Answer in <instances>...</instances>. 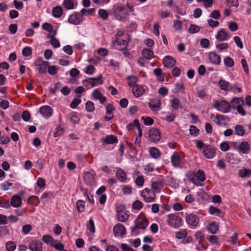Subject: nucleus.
<instances>
[{
  "instance_id": "f257e3e1",
  "label": "nucleus",
  "mask_w": 251,
  "mask_h": 251,
  "mask_svg": "<svg viewBox=\"0 0 251 251\" xmlns=\"http://www.w3.org/2000/svg\"><path fill=\"white\" fill-rule=\"evenodd\" d=\"M130 40L129 35L123 31L118 30L116 34L115 41L113 46L117 50H123V47H126Z\"/></svg>"
},
{
  "instance_id": "f03ea898",
  "label": "nucleus",
  "mask_w": 251,
  "mask_h": 251,
  "mask_svg": "<svg viewBox=\"0 0 251 251\" xmlns=\"http://www.w3.org/2000/svg\"><path fill=\"white\" fill-rule=\"evenodd\" d=\"M213 107L224 113L229 112L232 107L229 103L226 100H222L220 102L216 101Z\"/></svg>"
},
{
  "instance_id": "7ed1b4c3",
  "label": "nucleus",
  "mask_w": 251,
  "mask_h": 251,
  "mask_svg": "<svg viewBox=\"0 0 251 251\" xmlns=\"http://www.w3.org/2000/svg\"><path fill=\"white\" fill-rule=\"evenodd\" d=\"M181 219L178 216L171 214L168 215V223L174 228H177L181 225Z\"/></svg>"
},
{
  "instance_id": "20e7f679",
  "label": "nucleus",
  "mask_w": 251,
  "mask_h": 251,
  "mask_svg": "<svg viewBox=\"0 0 251 251\" xmlns=\"http://www.w3.org/2000/svg\"><path fill=\"white\" fill-rule=\"evenodd\" d=\"M141 196L147 202L153 201L155 197L154 192L148 188H145L142 191Z\"/></svg>"
},
{
  "instance_id": "39448f33",
  "label": "nucleus",
  "mask_w": 251,
  "mask_h": 251,
  "mask_svg": "<svg viewBox=\"0 0 251 251\" xmlns=\"http://www.w3.org/2000/svg\"><path fill=\"white\" fill-rule=\"evenodd\" d=\"M185 218L187 223L193 226H196L199 222V218L198 216L193 214L186 213L185 214Z\"/></svg>"
},
{
  "instance_id": "423d86ee",
  "label": "nucleus",
  "mask_w": 251,
  "mask_h": 251,
  "mask_svg": "<svg viewBox=\"0 0 251 251\" xmlns=\"http://www.w3.org/2000/svg\"><path fill=\"white\" fill-rule=\"evenodd\" d=\"M160 134L159 130L156 128H152L149 131V138L151 142H157L160 139Z\"/></svg>"
},
{
  "instance_id": "0eeeda50",
  "label": "nucleus",
  "mask_w": 251,
  "mask_h": 251,
  "mask_svg": "<svg viewBox=\"0 0 251 251\" xmlns=\"http://www.w3.org/2000/svg\"><path fill=\"white\" fill-rule=\"evenodd\" d=\"M83 16L79 13H75L70 15L68 18V22L72 24L77 25L82 21Z\"/></svg>"
},
{
  "instance_id": "6e6552de",
  "label": "nucleus",
  "mask_w": 251,
  "mask_h": 251,
  "mask_svg": "<svg viewBox=\"0 0 251 251\" xmlns=\"http://www.w3.org/2000/svg\"><path fill=\"white\" fill-rule=\"evenodd\" d=\"M135 223L140 229H145L148 225V222L144 215H140L135 221Z\"/></svg>"
},
{
  "instance_id": "1a4fd4ad",
  "label": "nucleus",
  "mask_w": 251,
  "mask_h": 251,
  "mask_svg": "<svg viewBox=\"0 0 251 251\" xmlns=\"http://www.w3.org/2000/svg\"><path fill=\"white\" fill-rule=\"evenodd\" d=\"M203 153L207 158L212 159L215 155L216 150L212 146L208 145L204 148Z\"/></svg>"
},
{
  "instance_id": "9d476101",
  "label": "nucleus",
  "mask_w": 251,
  "mask_h": 251,
  "mask_svg": "<svg viewBox=\"0 0 251 251\" xmlns=\"http://www.w3.org/2000/svg\"><path fill=\"white\" fill-rule=\"evenodd\" d=\"M113 233L114 236H123L126 234V228L121 224H117L113 228Z\"/></svg>"
},
{
  "instance_id": "9b49d317",
  "label": "nucleus",
  "mask_w": 251,
  "mask_h": 251,
  "mask_svg": "<svg viewBox=\"0 0 251 251\" xmlns=\"http://www.w3.org/2000/svg\"><path fill=\"white\" fill-rule=\"evenodd\" d=\"M29 249L31 251H42V243L38 240H33L29 243Z\"/></svg>"
},
{
  "instance_id": "f8f14e48",
  "label": "nucleus",
  "mask_w": 251,
  "mask_h": 251,
  "mask_svg": "<svg viewBox=\"0 0 251 251\" xmlns=\"http://www.w3.org/2000/svg\"><path fill=\"white\" fill-rule=\"evenodd\" d=\"M36 65L38 67V70L40 73L45 74L49 65V62L44 60H39L36 62Z\"/></svg>"
},
{
  "instance_id": "ddd939ff",
  "label": "nucleus",
  "mask_w": 251,
  "mask_h": 251,
  "mask_svg": "<svg viewBox=\"0 0 251 251\" xmlns=\"http://www.w3.org/2000/svg\"><path fill=\"white\" fill-rule=\"evenodd\" d=\"M22 203L21 198L17 195H15L12 197L10 200V205H12L13 207L18 208L21 206Z\"/></svg>"
},
{
  "instance_id": "4468645a",
  "label": "nucleus",
  "mask_w": 251,
  "mask_h": 251,
  "mask_svg": "<svg viewBox=\"0 0 251 251\" xmlns=\"http://www.w3.org/2000/svg\"><path fill=\"white\" fill-rule=\"evenodd\" d=\"M163 64L165 67L171 68L175 66L176 61L171 56H166L163 59Z\"/></svg>"
},
{
  "instance_id": "2eb2a0df",
  "label": "nucleus",
  "mask_w": 251,
  "mask_h": 251,
  "mask_svg": "<svg viewBox=\"0 0 251 251\" xmlns=\"http://www.w3.org/2000/svg\"><path fill=\"white\" fill-rule=\"evenodd\" d=\"M171 161L174 167H179L181 164V158L179 155L177 153H174L171 157Z\"/></svg>"
},
{
  "instance_id": "dca6fc26",
  "label": "nucleus",
  "mask_w": 251,
  "mask_h": 251,
  "mask_svg": "<svg viewBox=\"0 0 251 251\" xmlns=\"http://www.w3.org/2000/svg\"><path fill=\"white\" fill-rule=\"evenodd\" d=\"M40 112L45 117H50L52 115V108L47 105L43 106L40 108Z\"/></svg>"
},
{
  "instance_id": "f3484780",
  "label": "nucleus",
  "mask_w": 251,
  "mask_h": 251,
  "mask_svg": "<svg viewBox=\"0 0 251 251\" xmlns=\"http://www.w3.org/2000/svg\"><path fill=\"white\" fill-rule=\"evenodd\" d=\"M250 146L247 142H242L239 145L237 149L238 151L243 154L248 153L250 150Z\"/></svg>"
},
{
  "instance_id": "a211bd4d",
  "label": "nucleus",
  "mask_w": 251,
  "mask_h": 251,
  "mask_svg": "<svg viewBox=\"0 0 251 251\" xmlns=\"http://www.w3.org/2000/svg\"><path fill=\"white\" fill-rule=\"evenodd\" d=\"M132 93L137 98L142 96L145 93V89L140 85H137L133 88Z\"/></svg>"
},
{
  "instance_id": "6ab92c4d",
  "label": "nucleus",
  "mask_w": 251,
  "mask_h": 251,
  "mask_svg": "<svg viewBox=\"0 0 251 251\" xmlns=\"http://www.w3.org/2000/svg\"><path fill=\"white\" fill-rule=\"evenodd\" d=\"M228 37L229 38L230 36L223 29L219 30L216 36V38L219 41H226Z\"/></svg>"
},
{
  "instance_id": "aec40b11",
  "label": "nucleus",
  "mask_w": 251,
  "mask_h": 251,
  "mask_svg": "<svg viewBox=\"0 0 251 251\" xmlns=\"http://www.w3.org/2000/svg\"><path fill=\"white\" fill-rule=\"evenodd\" d=\"M210 61L214 64L219 65L221 63V57L215 52H211L209 55Z\"/></svg>"
},
{
  "instance_id": "412c9836",
  "label": "nucleus",
  "mask_w": 251,
  "mask_h": 251,
  "mask_svg": "<svg viewBox=\"0 0 251 251\" xmlns=\"http://www.w3.org/2000/svg\"><path fill=\"white\" fill-rule=\"evenodd\" d=\"M116 175L117 179L121 182L125 181L126 178V175L125 171L120 168L117 169Z\"/></svg>"
},
{
  "instance_id": "4be33fe9",
  "label": "nucleus",
  "mask_w": 251,
  "mask_h": 251,
  "mask_svg": "<svg viewBox=\"0 0 251 251\" xmlns=\"http://www.w3.org/2000/svg\"><path fill=\"white\" fill-rule=\"evenodd\" d=\"M142 53L143 56L146 59L150 60L154 57L153 51L149 49H143Z\"/></svg>"
},
{
  "instance_id": "5701e85b",
  "label": "nucleus",
  "mask_w": 251,
  "mask_h": 251,
  "mask_svg": "<svg viewBox=\"0 0 251 251\" xmlns=\"http://www.w3.org/2000/svg\"><path fill=\"white\" fill-rule=\"evenodd\" d=\"M219 84L221 89L225 91L229 90L230 85L229 82L224 79H220Z\"/></svg>"
},
{
  "instance_id": "b1692460",
  "label": "nucleus",
  "mask_w": 251,
  "mask_h": 251,
  "mask_svg": "<svg viewBox=\"0 0 251 251\" xmlns=\"http://www.w3.org/2000/svg\"><path fill=\"white\" fill-rule=\"evenodd\" d=\"M244 100L243 98H234L231 101L232 104L231 107L233 109H235L237 105H242L244 104Z\"/></svg>"
},
{
  "instance_id": "393cba45",
  "label": "nucleus",
  "mask_w": 251,
  "mask_h": 251,
  "mask_svg": "<svg viewBox=\"0 0 251 251\" xmlns=\"http://www.w3.org/2000/svg\"><path fill=\"white\" fill-rule=\"evenodd\" d=\"M226 118L227 117H226L223 115H217L215 119L214 120V122L219 126H225L226 123L225 122H223V121L226 120Z\"/></svg>"
},
{
  "instance_id": "a878e982",
  "label": "nucleus",
  "mask_w": 251,
  "mask_h": 251,
  "mask_svg": "<svg viewBox=\"0 0 251 251\" xmlns=\"http://www.w3.org/2000/svg\"><path fill=\"white\" fill-rule=\"evenodd\" d=\"M52 13L53 17L59 18L63 14L62 8L59 6H56L53 8Z\"/></svg>"
},
{
  "instance_id": "bb28decb",
  "label": "nucleus",
  "mask_w": 251,
  "mask_h": 251,
  "mask_svg": "<svg viewBox=\"0 0 251 251\" xmlns=\"http://www.w3.org/2000/svg\"><path fill=\"white\" fill-rule=\"evenodd\" d=\"M207 230L212 234H215L219 230V226L215 222H213L207 227Z\"/></svg>"
},
{
  "instance_id": "cd10ccee",
  "label": "nucleus",
  "mask_w": 251,
  "mask_h": 251,
  "mask_svg": "<svg viewBox=\"0 0 251 251\" xmlns=\"http://www.w3.org/2000/svg\"><path fill=\"white\" fill-rule=\"evenodd\" d=\"M128 84L130 87H135L134 86L138 81V78L135 75L128 76L127 78Z\"/></svg>"
},
{
  "instance_id": "c85d7f7f",
  "label": "nucleus",
  "mask_w": 251,
  "mask_h": 251,
  "mask_svg": "<svg viewBox=\"0 0 251 251\" xmlns=\"http://www.w3.org/2000/svg\"><path fill=\"white\" fill-rule=\"evenodd\" d=\"M104 141L106 144H110L115 143H117L118 139L117 138V137L111 135L106 136L105 139H104Z\"/></svg>"
},
{
  "instance_id": "c756f323",
  "label": "nucleus",
  "mask_w": 251,
  "mask_h": 251,
  "mask_svg": "<svg viewBox=\"0 0 251 251\" xmlns=\"http://www.w3.org/2000/svg\"><path fill=\"white\" fill-rule=\"evenodd\" d=\"M150 154L151 157L157 159L159 157L160 151L157 148L152 147L150 150Z\"/></svg>"
},
{
  "instance_id": "7c9ffc66",
  "label": "nucleus",
  "mask_w": 251,
  "mask_h": 251,
  "mask_svg": "<svg viewBox=\"0 0 251 251\" xmlns=\"http://www.w3.org/2000/svg\"><path fill=\"white\" fill-rule=\"evenodd\" d=\"M83 84L87 88H91L95 87L93 78H89L83 81Z\"/></svg>"
},
{
  "instance_id": "2f4dec72",
  "label": "nucleus",
  "mask_w": 251,
  "mask_h": 251,
  "mask_svg": "<svg viewBox=\"0 0 251 251\" xmlns=\"http://www.w3.org/2000/svg\"><path fill=\"white\" fill-rule=\"evenodd\" d=\"M118 220L121 222H125L128 219V215L125 211L119 212L117 214Z\"/></svg>"
},
{
  "instance_id": "473e14b6",
  "label": "nucleus",
  "mask_w": 251,
  "mask_h": 251,
  "mask_svg": "<svg viewBox=\"0 0 251 251\" xmlns=\"http://www.w3.org/2000/svg\"><path fill=\"white\" fill-rule=\"evenodd\" d=\"M196 177L198 180L203 182L205 180V175L204 172L201 170H199L196 174Z\"/></svg>"
},
{
  "instance_id": "72a5a7b5",
  "label": "nucleus",
  "mask_w": 251,
  "mask_h": 251,
  "mask_svg": "<svg viewBox=\"0 0 251 251\" xmlns=\"http://www.w3.org/2000/svg\"><path fill=\"white\" fill-rule=\"evenodd\" d=\"M27 202L29 204L37 206L39 203V200L37 197L32 196L28 199Z\"/></svg>"
},
{
  "instance_id": "f704fd0d",
  "label": "nucleus",
  "mask_w": 251,
  "mask_h": 251,
  "mask_svg": "<svg viewBox=\"0 0 251 251\" xmlns=\"http://www.w3.org/2000/svg\"><path fill=\"white\" fill-rule=\"evenodd\" d=\"M53 248H54L56 250L62 251L64 250V246L62 243H60L57 240H54L51 245Z\"/></svg>"
},
{
  "instance_id": "c9c22d12",
  "label": "nucleus",
  "mask_w": 251,
  "mask_h": 251,
  "mask_svg": "<svg viewBox=\"0 0 251 251\" xmlns=\"http://www.w3.org/2000/svg\"><path fill=\"white\" fill-rule=\"evenodd\" d=\"M222 212L221 209L213 206H210L209 208V213L211 215L219 216Z\"/></svg>"
},
{
  "instance_id": "e433bc0d",
  "label": "nucleus",
  "mask_w": 251,
  "mask_h": 251,
  "mask_svg": "<svg viewBox=\"0 0 251 251\" xmlns=\"http://www.w3.org/2000/svg\"><path fill=\"white\" fill-rule=\"evenodd\" d=\"M171 103V107L175 110L178 109L180 106V102L178 99L175 98L170 100Z\"/></svg>"
},
{
  "instance_id": "4c0bfd02",
  "label": "nucleus",
  "mask_w": 251,
  "mask_h": 251,
  "mask_svg": "<svg viewBox=\"0 0 251 251\" xmlns=\"http://www.w3.org/2000/svg\"><path fill=\"white\" fill-rule=\"evenodd\" d=\"M162 187V182L158 180L156 182H153L151 184V188L155 191H160Z\"/></svg>"
},
{
  "instance_id": "58836bf2",
  "label": "nucleus",
  "mask_w": 251,
  "mask_h": 251,
  "mask_svg": "<svg viewBox=\"0 0 251 251\" xmlns=\"http://www.w3.org/2000/svg\"><path fill=\"white\" fill-rule=\"evenodd\" d=\"M236 134L239 136H243L245 134V129L243 126L238 125L235 127Z\"/></svg>"
},
{
  "instance_id": "ea45409f",
  "label": "nucleus",
  "mask_w": 251,
  "mask_h": 251,
  "mask_svg": "<svg viewBox=\"0 0 251 251\" xmlns=\"http://www.w3.org/2000/svg\"><path fill=\"white\" fill-rule=\"evenodd\" d=\"M76 205L78 212H83L84 211L85 203L84 201L81 200L77 201Z\"/></svg>"
},
{
  "instance_id": "a19ab883",
  "label": "nucleus",
  "mask_w": 251,
  "mask_h": 251,
  "mask_svg": "<svg viewBox=\"0 0 251 251\" xmlns=\"http://www.w3.org/2000/svg\"><path fill=\"white\" fill-rule=\"evenodd\" d=\"M224 62L225 66L227 67H232L234 65L233 60L230 57L227 56L224 59Z\"/></svg>"
},
{
  "instance_id": "79ce46f5",
  "label": "nucleus",
  "mask_w": 251,
  "mask_h": 251,
  "mask_svg": "<svg viewBox=\"0 0 251 251\" xmlns=\"http://www.w3.org/2000/svg\"><path fill=\"white\" fill-rule=\"evenodd\" d=\"M77 98L74 99L70 104V107L73 109L75 108L81 102V100L79 99L81 96H77Z\"/></svg>"
},
{
  "instance_id": "37998d69",
  "label": "nucleus",
  "mask_w": 251,
  "mask_h": 251,
  "mask_svg": "<svg viewBox=\"0 0 251 251\" xmlns=\"http://www.w3.org/2000/svg\"><path fill=\"white\" fill-rule=\"evenodd\" d=\"M85 108L87 112H92L95 110V106L94 104L91 101H88L85 103Z\"/></svg>"
},
{
  "instance_id": "c03bdc74",
  "label": "nucleus",
  "mask_w": 251,
  "mask_h": 251,
  "mask_svg": "<svg viewBox=\"0 0 251 251\" xmlns=\"http://www.w3.org/2000/svg\"><path fill=\"white\" fill-rule=\"evenodd\" d=\"M153 72L158 79L161 81L164 80V75L162 74V70L160 68L155 69L153 71Z\"/></svg>"
},
{
  "instance_id": "a18cd8bd",
  "label": "nucleus",
  "mask_w": 251,
  "mask_h": 251,
  "mask_svg": "<svg viewBox=\"0 0 251 251\" xmlns=\"http://www.w3.org/2000/svg\"><path fill=\"white\" fill-rule=\"evenodd\" d=\"M199 129L195 126H190L189 132L191 135L196 136L199 134Z\"/></svg>"
},
{
  "instance_id": "49530a36",
  "label": "nucleus",
  "mask_w": 251,
  "mask_h": 251,
  "mask_svg": "<svg viewBox=\"0 0 251 251\" xmlns=\"http://www.w3.org/2000/svg\"><path fill=\"white\" fill-rule=\"evenodd\" d=\"M160 106V102L159 101H151L149 103V107L153 110H155L156 108H159Z\"/></svg>"
},
{
  "instance_id": "de8ad7c7",
  "label": "nucleus",
  "mask_w": 251,
  "mask_h": 251,
  "mask_svg": "<svg viewBox=\"0 0 251 251\" xmlns=\"http://www.w3.org/2000/svg\"><path fill=\"white\" fill-rule=\"evenodd\" d=\"M42 241L47 243L49 244L50 243V245H52V242L54 240L53 238L49 235H45L42 237Z\"/></svg>"
},
{
  "instance_id": "09e8293b",
  "label": "nucleus",
  "mask_w": 251,
  "mask_h": 251,
  "mask_svg": "<svg viewBox=\"0 0 251 251\" xmlns=\"http://www.w3.org/2000/svg\"><path fill=\"white\" fill-rule=\"evenodd\" d=\"M16 247V244L14 242L9 241L6 244V248L8 251H14Z\"/></svg>"
},
{
  "instance_id": "8fccbe9b",
  "label": "nucleus",
  "mask_w": 251,
  "mask_h": 251,
  "mask_svg": "<svg viewBox=\"0 0 251 251\" xmlns=\"http://www.w3.org/2000/svg\"><path fill=\"white\" fill-rule=\"evenodd\" d=\"M63 4L67 9H72L74 8V3L71 0H65L63 1Z\"/></svg>"
},
{
  "instance_id": "3c124183",
  "label": "nucleus",
  "mask_w": 251,
  "mask_h": 251,
  "mask_svg": "<svg viewBox=\"0 0 251 251\" xmlns=\"http://www.w3.org/2000/svg\"><path fill=\"white\" fill-rule=\"evenodd\" d=\"M200 30L199 26L195 25H191L189 29V32L190 34H194L198 32Z\"/></svg>"
},
{
  "instance_id": "603ef678",
  "label": "nucleus",
  "mask_w": 251,
  "mask_h": 251,
  "mask_svg": "<svg viewBox=\"0 0 251 251\" xmlns=\"http://www.w3.org/2000/svg\"><path fill=\"white\" fill-rule=\"evenodd\" d=\"M93 178H94L93 176L89 173L85 174L84 176V181L87 184H91L92 181L93 180Z\"/></svg>"
},
{
  "instance_id": "864d4df0",
  "label": "nucleus",
  "mask_w": 251,
  "mask_h": 251,
  "mask_svg": "<svg viewBox=\"0 0 251 251\" xmlns=\"http://www.w3.org/2000/svg\"><path fill=\"white\" fill-rule=\"evenodd\" d=\"M141 119L144 121V123L146 126H151L153 124V120L151 117H142Z\"/></svg>"
},
{
  "instance_id": "5fc2aeb1",
  "label": "nucleus",
  "mask_w": 251,
  "mask_h": 251,
  "mask_svg": "<svg viewBox=\"0 0 251 251\" xmlns=\"http://www.w3.org/2000/svg\"><path fill=\"white\" fill-rule=\"evenodd\" d=\"M133 208L136 210H140L143 207L142 202L138 200L135 201L132 205Z\"/></svg>"
},
{
  "instance_id": "6e6d98bb",
  "label": "nucleus",
  "mask_w": 251,
  "mask_h": 251,
  "mask_svg": "<svg viewBox=\"0 0 251 251\" xmlns=\"http://www.w3.org/2000/svg\"><path fill=\"white\" fill-rule=\"evenodd\" d=\"M42 28L43 29L48 31L49 32H53V27L52 25L49 23H46L43 24Z\"/></svg>"
},
{
  "instance_id": "4d7b16f0",
  "label": "nucleus",
  "mask_w": 251,
  "mask_h": 251,
  "mask_svg": "<svg viewBox=\"0 0 251 251\" xmlns=\"http://www.w3.org/2000/svg\"><path fill=\"white\" fill-rule=\"evenodd\" d=\"M182 24L179 20H175L174 22L173 27L176 30H180L181 29Z\"/></svg>"
},
{
  "instance_id": "13d9d810",
  "label": "nucleus",
  "mask_w": 251,
  "mask_h": 251,
  "mask_svg": "<svg viewBox=\"0 0 251 251\" xmlns=\"http://www.w3.org/2000/svg\"><path fill=\"white\" fill-rule=\"evenodd\" d=\"M61 85L62 84L59 82L56 83L53 88L50 89V93L52 94H55L56 92L57 91L61 88Z\"/></svg>"
},
{
  "instance_id": "bf43d9fd",
  "label": "nucleus",
  "mask_w": 251,
  "mask_h": 251,
  "mask_svg": "<svg viewBox=\"0 0 251 251\" xmlns=\"http://www.w3.org/2000/svg\"><path fill=\"white\" fill-rule=\"evenodd\" d=\"M87 227L89 230L91 232L94 233L95 232L94 222L92 219L89 220Z\"/></svg>"
},
{
  "instance_id": "052dcab7",
  "label": "nucleus",
  "mask_w": 251,
  "mask_h": 251,
  "mask_svg": "<svg viewBox=\"0 0 251 251\" xmlns=\"http://www.w3.org/2000/svg\"><path fill=\"white\" fill-rule=\"evenodd\" d=\"M125 9L122 6H118L115 10V15L118 19H121L122 16H119V13L125 11Z\"/></svg>"
},
{
  "instance_id": "680f3d73",
  "label": "nucleus",
  "mask_w": 251,
  "mask_h": 251,
  "mask_svg": "<svg viewBox=\"0 0 251 251\" xmlns=\"http://www.w3.org/2000/svg\"><path fill=\"white\" fill-rule=\"evenodd\" d=\"M70 121L74 124H77L79 121V118L75 113H73L71 116Z\"/></svg>"
},
{
  "instance_id": "e2e57ef3",
  "label": "nucleus",
  "mask_w": 251,
  "mask_h": 251,
  "mask_svg": "<svg viewBox=\"0 0 251 251\" xmlns=\"http://www.w3.org/2000/svg\"><path fill=\"white\" fill-rule=\"evenodd\" d=\"M0 207L5 209H8L10 207L9 201L7 200H0Z\"/></svg>"
},
{
  "instance_id": "0e129e2a",
  "label": "nucleus",
  "mask_w": 251,
  "mask_h": 251,
  "mask_svg": "<svg viewBox=\"0 0 251 251\" xmlns=\"http://www.w3.org/2000/svg\"><path fill=\"white\" fill-rule=\"evenodd\" d=\"M226 157L229 162H231L232 164L236 163V160L234 158V154L233 153H227Z\"/></svg>"
},
{
  "instance_id": "69168bd1",
  "label": "nucleus",
  "mask_w": 251,
  "mask_h": 251,
  "mask_svg": "<svg viewBox=\"0 0 251 251\" xmlns=\"http://www.w3.org/2000/svg\"><path fill=\"white\" fill-rule=\"evenodd\" d=\"M48 72L50 75H54L57 73V69L54 66H48Z\"/></svg>"
},
{
  "instance_id": "338daca9",
  "label": "nucleus",
  "mask_w": 251,
  "mask_h": 251,
  "mask_svg": "<svg viewBox=\"0 0 251 251\" xmlns=\"http://www.w3.org/2000/svg\"><path fill=\"white\" fill-rule=\"evenodd\" d=\"M135 182L137 185L138 186L141 187L143 185L144 182V179L142 176H138L135 180Z\"/></svg>"
},
{
  "instance_id": "774afa93",
  "label": "nucleus",
  "mask_w": 251,
  "mask_h": 251,
  "mask_svg": "<svg viewBox=\"0 0 251 251\" xmlns=\"http://www.w3.org/2000/svg\"><path fill=\"white\" fill-rule=\"evenodd\" d=\"M251 173V171L250 170L244 169L241 170L239 171V176L242 177H245L249 176Z\"/></svg>"
}]
</instances>
